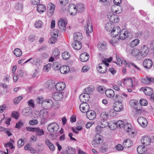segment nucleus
Instances as JSON below:
<instances>
[{"mask_svg": "<svg viewBox=\"0 0 154 154\" xmlns=\"http://www.w3.org/2000/svg\"><path fill=\"white\" fill-rule=\"evenodd\" d=\"M108 114L106 112H103L100 115V124L102 125V128L106 127L108 124L106 122V120L108 118Z\"/></svg>", "mask_w": 154, "mask_h": 154, "instance_id": "nucleus-1", "label": "nucleus"}, {"mask_svg": "<svg viewBox=\"0 0 154 154\" xmlns=\"http://www.w3.org/2000/svg\"><path fill=\"white\" fill-rule=\"evenodd\" d=\"M59 128V125L56 122H52L49 124L48 126L47 129L50 133L57 132Z\"/></svg>", "mask_w": 154, "mask_h": 154, "instance_id": "nucleus-2", "label": "nucleus"}, {"mask_svg": "<svg viewBox=\"0 0 154 154\" xmlns=\"http://www.w3.org/2000/svg\"><path fill=\"white\" fill-rule=\"evenodd\" d=\"M102 137L99 134H97L95 138L92 141V144L95 147H98L103 143Z\"/></svg>", "mask_w": 154, "mask_h": 154, "instance_id": "nucleus-3", "label": "nucleus"}, {"mask_svg": "<svg viewBox=\"0 0 154 154\" xmlns=\"http://www.w3.org/2000/svg\"><path fill=\"white\" fill-rule=\"evenodd\" d=\"M53 105V102L50 99L45 100L42 102V106L45 109H51Z\"/></svg>", "mask_w": 154, "mask_h": 154, "instance_id": "nucleus-4", "label": "nucleus"}, {"mask_svg": "<svg viewBox=\"0 0 154 154\" xmlns=\"http://www.w3.org/2000/svg\"><path fill=\"white\" fill-rule=\"evenodd\" d=\"M67 23L63 19H60L58 21V25L59 29L62 32H64L66 29V25Z\"/></svg>", "mask_w": 154, "mask_h": 154, "instance_id": "nucleus-5", "label": "nucleus"}, {"mask_svg": "<svg viewBox=\"0 0 154 154\" xmlns=\"http://www.w3.org/2000/svg\"><path fill=\"white\" fill-rule=\"evenodd\" d=\"M68 11L70 15L72 16H75L77 12L76 6L74 4L69 5Z\"/></svg>", "mask_w": 154, "mask_h": 154, "instance_id": "nucleus-6", "label": "nucleus"}, {"mask_svg": "<svg viewBox=\"0 0 154 154\" xmlns=\"http://www.w3.org/2000/svg\"><path fill=\"white\" fill-rule=\"evenodd\" d=\"M55 5L51 3H50L47 6V14L50 17L53 14L55 8Z\"/></svg>", "mask_w": 154, "mask_h": 154, "instance_id": "nucleus-7", "label": "nucleus"}, {"mask_svg": "<svg viewBox=\"0 0 154 154\" xmlns=\"http://www.w3.org/2000/svg\"><path fill=\"white\" fill-rule=\"evenodd\" d=\"M152 61L150 59H145L143 61V66L144 68L146 69H150L152 66Z\"/></svg>", "mask_w": 154, "mask_h": 154, "instance_id": "nucleus-8", "label": "nucleus"}, {"mask_svg": "<svg viewBox=\"0 0 154 154\" xmlns=\"http://www.w3.org/2000/svg\"><path fill=\"white\" fill-rule=\"evenodd\" d=\"M79 99L82 103L87 102L89 100V94L87 93H84L80 95Z\"/></svg>", "mask_w": 154, "mask_h": 154, "instance_id": "nucleus-9", "label": "nucleus"}, {"mask_svg": "<svg viewBox=\"0 0 154 154\" xmlns=\"http://www.w3.org/2000/svg\"><path fill=\"white\" fill-rule=\"evenodd\" d=\"M85 28L86 30V35L88 36L89 32H91L93 31V26L92 25L91 22L90 20H88L87 22V26H85Z\"/></svg>", "mask_w": 154, "mask_h": 154, "instance_id": "nucleus-10", "label": "nucleus"}, {"mask_svg": "<svg viewBox=\"0 0 154 154\" xmlns=\"http://www.w3.org/2000/svg\"><path fill=\"white\" fill-rule=\"evenodd\" d=\"M128 31L126 29H124L120 30L119 32V36L120 39L122 40H124L126 38L128 35Z\"/></svg>", "mask_w": 154, "mask_h": 154, "instance_id": "nucleus-11", "label": "nucleus"}, {"mask_svg": "<svg viewBox=\"0 0 154 154\" xmlns=\"http://www.w3.org/2000/svg\"><path fill=\"white\" fill-rule=\"evenodd\" d=\"M140 91H143L145 95L150 96L153 94L152 90L150 87H146L145 88H142L140 89Z\"/></svg>", "mask_w": 154, "mask_h": 154, "instance_id": "nucleus-12", "label": "nucleus"}, {"mask_svg": "<svg viewBox=\"0 0 154 154\" xmlns=\"http://www.w3.org/2000/svg\"><path fill=\"white\" fill-rule=\"evenodd\" d=\"M86 115L87 118L90 120H93L95 118L96 113L94 110H88L86 112Z\"/></svg>", "mask_w": 154, "mask_h": 154, "instance_id": "nucleus-13", "label": "nucleus"}, {"mask_svg": "<svg viewBox=\"0 0 154 154\" xmlns=\"http://www.w3.org/2000/svg\"><path fill=\"white\" fill-rule=\"evenodd\" d=\"M108 17L110 22L112 23H118L119 21V19L117 17V16L113 14H109L108 15Z\"/></svg>", "mask_w": 154, "mask_h": 154, "instance_id": "nucleus-14", "label": "nucleus"}, {"mask_svg": "<svg viewBox=\"0 0 154 154\" xmlns=\"http://www.w3.org/2000/svg\"><path fill=\"white\" fill-rule=\"evenodd\" d=\"M120 31V29L118 26L113 27L111 31V35L112 37L119 36L118 35Z\"/></svg>", "mask_w": 154, "mask_h": 154, "instance_id": "nucleus-15", "label": "nucleus"}, {"mask_svg": "<svg viewBox=\"0 0 154 154\" xmlns=\"http://www.w3.org/2000/svg\"><path fill=\"white\" fill-rule=\"evenodd\" d=\"M137 121L139 124L143 127H145L147 125V121L143 117H138L137 119Z\"/></svg>", "mask_w": 154, "mask_h": 154, "instance_id": "nucleus-16", "label": "nucleus"}, {"mask_svg": "<svg viewBox=\"0 0 154 154\" xmlns=\"http://www.w3.org/2000/svg\"><path fill=\"white\" fill-rule=\"evenodd\" d=\"M139 50L134 48V47H129L127 50L128 53L135 56L136 54L138 53Z\"/></svg>", "mask_w": 154, "mask_h": 154, "instance_id": "nucleus-17", "label": "nucleus"}, {"mask_svg": "<svg viewBox=\"0 0 154 154\" xmlns=\"http://www.w3.org/2000/svg\"><path fill=\"white\" fill-rule=\"evenodd\" d=\"M52 97L55 100H60L63 97L62 92H56L52 94Z\"/></svg>", "mask_w": 154, "mask_h": 154, "instance_id": "nucleus-18", "label": "nucleus"}, {"mask_svg": "<svg viewBox=\"0 0 154 154\" xmlns=\"http://www.w3.org/2000/svg\"><path fill=\"white\" fill-rule=\"evenodd\" d=\"M99 67L97 68L98 72L101 73H104L106 72L107 70V68L106 66L104 63H100L99 64Z\"/></svg>", "mask_w": 154, "mask_h": 154, "instance_id": "nucleus-19", "label": "nucleus"}, {"mask_svg": "<svg viewBox=\"0 0 154 154\" xmlns=\"http://www.w3.org/2000/svg\"><path fill=\"white\" fill-rule=\"evenodd\" d=\"M65 84L63 82H59L55 85V88L57 91H60L63 90L65 88Z\"/></svg>", "mask_w": 154, "mask_h": 154, "instance_id": "nucleus-20", "label": "nucleus"}, {"mask_svg": "<svg viewBox=\"0 0 154 154\" xmlns=\"http://www.w3.org/2000/svg\"><path fill=\"white\" fill-rule=\"evenodd\" d=\"M150 138L147 136L143 137L141 140V143L144 146L148 145L151 142Z\"/></svg>", "mask_w": 154, "mask_h": 154, "instance_id": "nucleus-21", "label": "nucleus"}, {"mask_svg": "<svg viewBox=\"0 0 154 154\" xmlns=\"http://www.w3.org/2000/svg\"><path fill=\"white\" fill-rule=\"evenodd\" d=\"M73 38L75 41H80L83 38L82 34L79 32H76L74 34Z\"/></svg>", "mask_w": 154, "mask_h": 154, "instance_id": "nucleus-22", "label": "nucleus"}, {"mask_svg": "<svg viewBox=\"0 0 154 154\" xmlns=\"http://www.w3.org/2000/svg\"><path fill=\"white\" fill-rule=\"evenodd\" d=\"M123 84L126 87H132L133 85L132 80L131 78L124 79Z\"/></svg>", "mask_w": 154, "mask_h": 154, "instance_id": "nucleus-23", "label": "nucleus"}, {"mask_svg": "<svg viewBox=\"0 0 154 154\" xmlns=\"http://www.w3.org/2000/svg\"><path fill=\"white\" fill-rule=\"evenodd\" d=\"M141 81L143 84L148 85L151 82H154V79L152 77H147L146 78L142 79Z\"/></svg>", "mask_w": 154, "mask_h": 154, "instance_id": "nucleus-24", "label": "nucleus"}, {"mask_svg": "<svg viewBox=\"0 0 154 154\" xmlns=\"http://www.w3.org/2000/svg\"><path fill=\"white\" fill-rule=\"evenodd\" d=\"M60 72L62 74H65L68 73L70 71L69 68L66 65H64L60 68Z\"/></svg>", "mask_w": 154, "mask_h": 154, "instance_id": "nucleus-25", "label": "nucleus"}, {"mask_svg": "<svg viewBox=\"0 0 154 154\" xmlns=\"http://www.w3.org/2000/svg\"><path fill=\"white\" fill-rule=\"evenodd\" d=\"M97 47L100 51H105L107 49V43L104 42L98 43Z\"/></svg>", "mask_w": 154, "mask_h": 154, "instance_id": "nucleus-26", "label": "nucleus"}, {"mask_svg": "<svg viewBox=\"0 0 154 154\" xmlns=\"http://www.w3.org/2000/svg\"><path fill=\"white\" fill-rule=\"evenodd\" d=\"M89 58V55L87 53L85 52L82 54L80 56V59L81 61L85 62L87 61Z\"/></svg>", "mask_w": 154, "mask_h": 154, "instance_id": "nucleus-27", "label": "nucleus"}, {"mask_svg": "<svg viewBox=\"0 0 154 154\" xmlns=\"http://www.w3.org/2000/svg\"><path fill=\"white\" fill-rule=\"evenodd\" d=\"M117 103V104H116V106H114L113 108L116 112H119L122 110L123 106L122 104L120 102H118Z\"/></svg>", "mask_w": 154, "mask_h": 154, "instance_id": "nucleus-28", "label": "nucleus"}, {"mask_svg": "<svg viewBox=\"0 0 154 154\" xmlns=\"http://www.w3.org/2000/svg\"><path fill=\"white\" fill-rule=\"evenodd\" d=\"M105 94L106 95L109 97H113L115 95L114 91L111 89H109L105 91Z\"/></svg>", "mask_w": 154, "mask_h": 154, "instance_id": "nucleus-29", "label": "nucleus"}, {"mask_svg": "<svg viewBox=\"0 0 154 154\" xmlns=\"http://www.w3.org/2000/svg\"><path fill=\"white\" fill-rule=\"evenodd\" d=\"M46 7L43 4H38L37 7V10L38 12L42 13L46 10Z\"/></svg>", "mask_w": 154, "mask_h": 154, "instance_id": "nucleus-30", "label": "nucleus"}, {"mask_svg": "<svg viewBox=\"0 0 154 154\" xmlns=\"http://www.w3.org/2000/svg\"><path fill=\"white\" fill-rule=\"evenodd\" d=\"M72 45L73 48L76 50H79L82 48V44L80 41H75Z\"/></svg>", "mask_w": 154, "mask_h": 154, "instance_id": "nucleus-31", "label": "nucleus"}, {"mask_svg": "<svg viewBox=\"0 0 154 154\" xmlns=\"http://www.w3.org/2000/svg\"><path fill=\"white\" fill-rule=\"evenodd\" d=\"M45 143L47 145L50 150L53 151L55 149V147L54 145L50 142V140L49 139H46L45 141Z\"/></svg>", "mask_w": 154, "mask_h": 154, "instance_id": "nucleus-32", "label": "nucleus"}, {"mask_svg": "<svg viewBox=\"0 0 154 154\" xmlns=\"http://www.w3.org/2000/svg\"><path fill=\"white\" fill-rule=\"evenodd\" d=\"M147 151V148L145 146H140L137 148V151L139 154H143Z\"/></svg>", "mask_w": 154, "mask_h": 154, "instance_id": "nucleus-33", "label": "nucleus"}, {"mask_svg": "<svg viewBox=\"0 0 154 154\" xmlns=\"http://www.w3.org/2000/svg\"><path fill=\"white\" fill-rule=\"evenodd\" d=\"M146 56L141 51H138L137 54L135 56V58L137 60H142Z\"/></svg>", "mask_w": 154, "mask_h": 154, "instance_id": "nucleus-34", "label": "nucleus"}, {"mask_svg": "<svg viewBox=\"0 0 154 154\" xmlns=\"http://www.w3.org/2000/svg\"><path fill=\"white\" fill-rule=\"evenodd\" d=\"M30 110V108L29 107H26L24 109L22 110L23 115L25 116H29L31 114V112Z\"/></svg>", "mask_w": 154, "mask_h": 154, "instance_id": "nucleus-35", "label": "nucleus"}, {"mask_svg": "<svg viewBox=\"0 0 154 154\" xmlns=\"http://www.w3.org/2000/svg\"><path fill=\"white\" fill-rule=\"evenodd\" d=\"M35 132H36V134L37 136H42L44 134L43 130L40 129L39 127L36 128Z\"/></svg>", "mask_w": 154, "mask_h": 154, "instance_id": "nucleus-36", "label": "nucleus"}, {"mask_svg": "<svg viewBox=\"0 0 154 154\" xmlns=\"http://www.w3.org/2000/svg\"><path fill=\"white\" fill-rule=\"evenodd\" d=\"M120 39V38L119 37V36H115V37H112V40L111 41H109V42L110 43L112 44V45L114 46L115 44L118 42Z\"/></svg>", "mask_w": 154, "mask_h": 154, "instance_id": "nucleus-37", "label": "nucleus"}, {"mask_svg": "<svg viewBox=\"0 0 154 154\" xmlns=\"http://www.w3.org/2000/svg\"><path fill=\"white\" fill-rule=\"evenodd\" d=\"M14 143V141L12 139H11L5 145V147H9L11 149H13L14 147V146H13Z\"/></svg>", "mask_w": 154, "mask_h": 154, "instance_id": "nucleus-38", "label": "nucleus"}, {"mask_svg": "<svg viewBox=\"0 0 154 154\" xmlns=\"http://www.w3.org/2000/svg\"><path fill=\"white\" fill-rule=\"evenodd\" d=\"M114 26L113 24L111 23H107L105 25V29L106 30L109 32L111 31Z\"/></svg>", "mask_w": 154, "mask_h": 154, "instance_id": "nucleus-39", "label": "nucleus"}, {"mask_svg": "<svg viewBox=\"0 0 154 154\" xmlns=\"http://www.w3.org/2000/svg\"><path fill=\"white\" fill-rule=\"evenodd\" d=\"M140 51L146 56L149 52L148 47L146 45H143Z\"/></svg>", "mask_w": 154, "mask_h": 154, "instance_id": "nucleus-40", "label": "nucleus"}, {"mask_svg": "<svg viewBox=\"0 0 154 154\" xmlns=\"http://www.w3.org/2000/svg\"><path fill=\"white\" fill-rule=\"evenodd\" d=\"M40 116L41 117H43L44 118H47L48 117V112L46 110L44 109H42L40 110Z\"/></svg>", "mask_w": 154, "mask_h": 154, "instance_id": "nucleus-41", "label": "nucleus"}, {"mask_svg": "<svg viewBox=\"0 0 154 154\" xmlns=\"http://www.w3.org/2000/svg\"><path fill=\"white\" fill-rule=\"evenodd\" d=\"M77 11L79 12H83L85 9L84 5L82 4H78L77 6Z\"/></svg>", "mask_w": 154, "mask_h": 154, "instance_id": "nucleus-42", "label": "nucleus"}, {"mask_svg": "<svg viewBox=\"0 0 154 154\" xmlns=\"http://www.w3.org/2000/svg\"><path fill=\"white\" fill-rule=\"evenodd\" d=\"M58 35L52 34V37L50 38L49 42L51 44L55 43L57 40Z\"/></svg>", "mask_w": 154, "mask_h": 154, "instance_id": "nucleus-43", "label": "nucleus"}, {"mask_svg": "<svg viewBox=\"0 0 154 154\" xmlns=\"http://www.w3.org/2000/svg\"><path fill=\"white\" fill-rule=\"evenodd\" d=\"M140 40L138 39L134 40L132 41L131 43L130 47H134L138 45L139 43Z\"/></svg>", "mask_w": 154, "mask_h": 154, "instance_id": "nucleus-44", "label": "nucleus"}, {"mask_svg": "<svg viewBox=\"0 0 154 154\" xmlns=\"http://www.w3.org/2000/svg\"><path fill=\"white\" fill-rule=\"evenodd\" d=\"M131 125L129 123L126 124L124 126V128L125 130L128 132L131 131Z\"/></svg>", "mask_w": 154, "mask_h": 154, "instance_id": "nucleus-45", "label": "nucleus"}, {"mask_svg": "<svg viewBox=\"0 0 154 154\" xmlns=\"http://www.w3.org/2000/svg\"><path fill=\"white\" fill-rule=\"evenodd\" d=\"M75 151V149L72 147H68L66 149V153L67 154H74Z\"/></svg>", "mask_w": 154, "mask_h": 154, "instance_id": "nucleus-46", "label": "nucleus"}, {"mask_svg": "<svg viewBox=\"0 0 154 154\" xmlns=\"http://www.w3.org/2000/svg\"><path fill=\"white\" fill-rule=\"evenodd\" d=\"M14 53L17 57L21 56L22 54V52L20 49H15L14 51Z\"/></svg>", "mask_w": 154, "mask_h": 154, "instance_id": "nucleus-47", "label": "nucleus"}, {"mask_svg": "<svg viewBox=\"0 0 154 154\" xmlns=\"http://www.w3.org/2000/svg\"><path fill=\"white\" fill-rule=\"evenodd\" d=\"M116 124L117 127L120 128L123 127L124 125V122L121 120H119L117 121L116 122Z\"/></svg>", "mask_w": 154, "mask_h": 154, "instance_id": "nucleus-48", "label": "nucleus"}, {"mask_svg": "<svg viewBox=\"0 0 154 154\" xmlns=\"http://www.w3.org/2000/svg\"><path fill=\"white\" fill-rule=\"evenodd\" d=\"M42 25L43 23L42 21L39 20L37 21L35 24V27L37 28H41Z\"/></svg>", "mask_w": 154, "mask_h": 154, "instance_id": "nucleus-49", "label": "nucleus"}, {"mask_svg": "<svg viewBox=\"0 0 154 154\" xmlns=\"http://www.w3.org/2000/svg\"><path fill=\"white\" fill-rule=\"evenodd\" d=\"M22 97L20 96L15 98L13 100L14 103L15 105L17 104L22 99Z\"/></svg>", "mask_w": 154, "mask_h": 154, "instance_id": "nucleus-50", "label": "nucleus"}, {"mask_svg": "<svg viewBox=\"0 0 154 154\" xmlns=\"http://www.w3.org/2000/svg\"><path fill=\"white\" fill-rule=\"evenodd\" d=\"M62 56L63 59L65 60L69 59L70 57L69 54L66 52H65L63 53Z\"/></svg>", "mask_w": 154, "mask_h": 154, "instance_id": "nucleus-51", "label": "nucleus"}, {"mask_svg": "<svg viewBox=\"0 0 154 154\" xmlns=\"http://www.w3.org/2000/svg\"><path fill=\"white\" fill-rule=\"evenodd\" d=\"M116 58L117 59V61L120 66H121L122 65V63H123V62H124L125 63H126V65H127L128 66H130L129 63L127 62L126 63V61H125L122 60L119 58H118L117 57H116Z\"/></svg>", "mask_w": 154, "mask_h": 154, "instance_id": "nucleus-52", "label": "nucleus"}, {"mask_svg": "<svg viewBox=\"0 0 154 154\" xmlns=\"http://www.w3.org/2000/svg\"><path fill=\"white\" fill-rule=\"evenodd\" d=\"M23 5L21 3H18L16 5L15 9L18 11H20L22 10Z\"/></svg>", "mask_w": 154, "mask_h": 154, "instance_id": "nucleus-53", "label": "nucleus"}, {"mask_svg": "<svg viewBox=\"0 0 154 154\" xmlns=\"http://www.w3.org/2000/svg\"><path fill=\"white\" fill-rule=\"evenodd\" d=\"M24 144V142L23 139H20L17 142V146L19 148L23 146Z\"/></svg>", "mask_w": 154, "mask_h": 154, "instance_id": "nucleus-54", "label": "nucleus"}, {"mask_svg": "<svg viewBox=\"0 0 154 154\" xmlns=\"http://www.w3.org/2000/svg\"><path fill=\"white\" fill-rule=\"evenodd\" d=\"M60 54V51L59 49H56L53 52V56H54L55 57H57Z\"/></svg>", "mask_w": 154, "mask_h": 154, "instance_id": "nucleus-55", "label": "nucleus"}, {"mask_svg": "<svg viewBox=\"0 0 154 154\" xmlns=\"http://www.w3.org/2000/svg\"><path fill=\"white\" fill-rule=\"evenodd\" d=\"M140 105L143 106H146L148 104L147 101L145 99H141L140 100Z\"/></svg>", "mask_w": 154, "mask_h": 154, "instance_id": "nucleus-56", "label": "nucleus"}, {"mask_svg": "<svg viewBox=\"0 0 154 154\" xmlns=\"http://www.w3.org/2000/svg\"><path fill=\"white\" fill-rule=\"evenodd\" d=\"M130 105L133 107L135 108L137 107V103L135 100H131L130 102Z\"/></svg>", "mask_w": 154, "mask_h": 154, "instance_id": "nucleus-57", "label": "nucleus"}, {"mask_svg": "<svg viewBox=\"0 0 154 154\" xmlns=\"http://www.w3.org/2000/svg\"><path fill=\"white\" fill-rule=\"evenodd\" d=\"M51 64L50 63H49L44 66V70H45V71L47 72L48 71L49 69L51 68Z\"/></svg>", "mask_w": 154, "mask_h": 154, "instance_id": "nucleus-58", "label": "nucleus"}, {"mask_svg": "<svg viewBox=\"0 0 154 154\" xmlns=\"http://www.w3.org/2000/svg\"><path fill=\"white\" fill-rule=\"evenodd\" d=\"M12 117L17 119L19 117V113L18 112H13L11 113Z\"/></svg>", "mask_w": 154, "mask_h": 154, "instance_id": "nucleus-59", "label": "nucleus"}, {"mask_svg": "<svg viewBox=\"0 0 154 154\" xmlns=\"http://www.w3.org/2000/svg\"><path fill=\"white\" fill-rule=\"evenodd\" d=\"M28 105L34 108L35 106L34 101L33 100H30L28 101Z\"/></svg>", "mask_w": 154, "mask_h": 154, "instance_id": "nucleus-60", "label": "nucleus"}, {"mask_svg": "<svg viewBox=\"0 0 154 154\" xmlns=\"http://www.w3.org/2000/svg\"><path fill=\"white\" fill-rule=\"evenodd\" d=\"M23 123L21 121H20L17 122L15 128H20L23 125Z\"/></svg>", "mask_w": 154, "mask_h": 154, "instance_id": "nucleus-61", "label": "nucleus"}, {"mask_svg": "<svg viewBox=\"0 0 154 154\" xmlns=\"http://www.w3.org/2000/svg\"><path fill=\"white\" fill-rule=\"evenodd\" d=\"M107 149V146L105 145H103L99 149L100 151L102 152H105L106 151Z\"/></svg>", "mask_w": 154, "mask_h": 154, "instance_id": "nucleus-62", "label": "nucleus"}, {"mask_svg": "<svg viewBox=\"0 0 154 154\" xmlns=\"http://www.w3.org/2000/svg\"><path fill=\"white\" fill-rule=\"evenodd\" d=\"M36 36L34 35H31L29 37V41L33 42L36 39Z\"/></svg>", "mask_w": 154, "mask_h": 154, "instance_id": "nucleus-63", "label": "nucleus"}, {"mask_svg": "<svg viewBox=\"0 0 154 154\" xmlns=\"http://www.w3.org/2000/svg\"><path fill=\"white\" fill-rule=\"evenodd\" d=\"M85 108L82 106V105H80L79 106V109L80 111L84 113L87 112L89 109H86Z\"/></svg>", "mask_w": 154, "mask_h": 154, "instance_id": "nucleus-64", "label": "nucleus"}]
</instances>
